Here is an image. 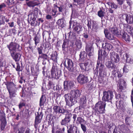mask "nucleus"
I'll return each instance as SVG.
<instances>
[{
	"label": "nucleus",
	"mask_w": 133,
	"mask_h": 133,
	"mask_svg": "<svg viewBox=\"0 0 133 133\" xmlns=\"http://www.w3.org/2000/svg\"><path fill=\"white\" fill-rule=\"evenodd\" d=\"M80 99L81 103L79 107V109L82 110L83 109L85 108L86 107V98L85 97L83 96Z\"/></svg>",
	"instance_id": "obj_18"
},
{
	"label": "nucleus",
	"mask_w": 133,
	"mask_h": 133,
	"mask_svg": "<svg viewBox=\"0 0 133 133\" xmlns=\"http://www.w3.org/2000/svg\"><path fill=\"white\" fill-rule=\"evenodd\" d=\"M102 47L103 49L108 51L111 50L113 48V46L112 45L108 43H102Z\"/></svg>",
	"instance_id": "obj_20"
},
{
	"label": "nucleus",
	"mask_w": 133,
	"mask_h": 133,
	"mask_svg": "<svg viewBox=\"0 0 133 133\" xmlns=\"http://www.w3.org/2000/svg\"><path fill=\"white\" fill-rule=\"evenodd\" d=\"M0 119L1 122V128L2 130H3L5 128L6 124L5 114L4 113L1 112L0 111Z\"/></svg>",
	"instance_id": "obj_12"
},
{
	"label": "nucleus",
	"mask_w": 133,
	"mask_h": 133,
	"mask_svg": "<svg viewBox=\"0 0 133 133\" xmlns=\"http://www.w3.org/2000/svg\"><path fill=\"white\" fill-rule=\"evenodd\" d=\"M118 72L117 71L114 70L112 72V75H113L114 77H116L117 76V75H118Z\"/></svg>",
	"instance_id": "obj_51"
},
{
	"label": "nucleus",
	"mask_w": 133,
	"mask_h": 133,
	"mask_svg": "<svg viewBox=\"0 0 133 133\" xmlns=\"http://www.w3.org/2000/svg\"><path fill=\"white\" fill-rule=\"evenodd\" d=\"M122 16L123 19L125 20L129 24L131 15L127 14H122Z\"/></svg>",
	"instance_id": "obj_28"
},
{
	"label": "nucleus",
	"mask_w": 133,
	"mask_h": 133,
	"mask_svg": "<svg viewBox=\"0 0 133 133\" xmlns=\"http://www.w3.org/2000/svg\"><path fill=\"white\" fill-rule=\"evenodd\" d=\"M127 4L130 6H131L132 4V1L131 0H126Z\"/></svg>",
	"instance_id": "obj_63"
},
{
	"label": "nucleus",
	"mask_w": 133,
	"mask_h": 133,
	"mask_svg": "<svg viewBox=\"0 0 133 133\" xmlns=\"http://www.w3.org/2000/svg\"><path fill=\"white\" fill-rule=\"evenodd\" d=\"M99 50H101L102 51V55H101V52H100V59H101V56H103V55H104L105 57H106L107 55V52H106V51L104 50L103 51L102 50H99L98 51H99Z\"/></svg>",
	"instance_id": "obj_49"
},
{
	"label": "nucleus",
	"mask_w": 133,
	"mask_h": 133,
	"mask_svg": "<svg viewBox=\"0 0 133 133\" xmlns=\"http://www.w3.org/2000/svg\"><path fill=\"white\" fill-rule=\"evenodd\" d=\"M113 97V93L111 91L103 92V95L102 97L103 101L111 102Z\"/></svg>",
	"instance_id": "obj_7"
},
{
	"label": "nucleus",
	"mask_w": 133,
	"mask_h": 133,
	"mask_svg": "<svg viewBox=\"0 0 133 133\" xmlns=\"http://www.w3.org/2000/svg\"><path fill=\"white\" fill-rule=\"evenodd\" d=\"M109 31L112 34L117 36L120 34V31L118 30V29L116 27L110 28L109 29Z\"/></svg>",
	"instance_id": "obj_21"
},
{
	"label": "nucleus",
	"mask_w": 133,
	"mask_h": 133,
	"mask_svg": "<svg viewBox=\"0 0 133 133\" xmlns=\"http://www.w3.org/2000/svg\"><path fill=\"white\" fill-rule=\"evenodd\" d=\"M118 4L119 5H122L124 3L125 0H116Z\"/></svg>",
	"instance_id": "obj_55"
},
{
	"label": "nucleus",
	"mask_w": 133,
	"mask_h": 133,
	"mask_svg": "<svg viewBox=\"0 0 133 133\" xmlns=\"http://www.w3.org/2000/svg\"><path fill=\"white\" fill-rule=\"evenodd\" d=\"M6 88L9 94V97L11 99L16 97L17 95V88L12 82H7L6 83Z\"/></svg>",
	"instance_id": "obj_3"
},
{
	"label": "nucleus",
	"mask_w": 133,
	"mask_h": 133,
	"mask_svg": "<svg viewBox=\"0 0 133 133\" xmlns=\"http://www.w3.org/2000/svg\"><path fill=\"white\" fill-rule=\"evenodd\" d=\"M106 66L108 68L114 69L116 68V65L114 63L111 61H108L105 63Z\"/></svg>",
	"instance_id": "obj_23"
},
{
	"label": "nucleus",
	"mask_w": 133,
	"mask_h": 133,
	"mask_svg": "<svg viewBox=\"0 0 133 133\" xmlns=\"http://www.w3.org/2000/svg\"><path fill=\"white\" fill-rule=\"evenodd\" d=\"M77 79L78 82L81 84L86 83L89 81L88 77L82 74L79 75Z\"/></svg>",
	"instance_id": "obj_10"
},
{
	"label": "nucleus",
	"mask_w": 133,
	"mask_h": 133,
	"mask_svg": "<svg viewBox=\"0 0 133 133\" xmlns=\"http://www.w3.org/2000/svg\"><path fill=\"white\" fill-rule=\"evenodd\" d=\"M95 22L93 21H91L90 20H88V23L87 24V26L88 27V29H91V26Z\"/></svg>",
	"instance_id": "obj_45"
},
{
	"label": "nucleus",
	"mask_w": 133,
	"mask_h": 133,
	"mask_svg": "<svg viewBox=\"0 0 133 133\" xmlns=\"http://www.w3.org/2000/svg\"><path fill=\"white\" fill-rule=\"evenodd\" d=\"M6 6V5L4 3H2L0 5V11H2V9Z\"/></svg>",
	"instance_id": "obj_60"
},
{
	"label": "nucleus",
	"mask_w": 133,
	"mask_h": 133,
	"mask_svg": "<svg viewBox=\"0 0 133 133\" xmlns=\"http://www.w3.org/2000/svg\"><path fill=\"white\" fill-rule=\"evenodd\" d=\"M98 26L95 22L93 24L92 26V29L93 31L95 32H97V30L98 29Z\"/></svg>",
	"instance_id": "obj_36"
},
{
	"label": "nucleus",
	"mask_w": 133,
	"mask_h": 133,
	"mask_svg": "<svg viewBox=\"0 0 133 133\" xmlns=\"http://www.w3.org/2000/svg\"><path fill=\"white\" fill-rule=\"evenodd\" d=\"M53 84V82L50 81H49L48 84L45 86L46 89L49 90L51 88L52 85Z\"/></svg>",
	"instance_id": "obj_42"
},
{
	"label": "nucleus",
	"mask_w": 133,
	"mask_h": 133,
	"mask_svg": "<svg viewBox=\"0 0 133 133\" xmlns=\"http://www.w3.org/2000/svg\"><path fill=\"white\" fill-rule=\"evenodd\" d=\"M106 103L100 101L96 103L95 106L98 109L100 114H103L105 113V108Z\"/></svg>",
	"instance_id": "obj_9"
},
{
	"label": "nucleus",
	"mask_w": 133,
	"mask_h": 133,
	"mask_svg": "<svg viewBox=\"0 0 133 133\" xmlns=\"http://www.w3.org/2000/svg\"><path fill=\"white\" fill-rule=\"evenodd\" d=\"M104 32L105 37L107 38L109 40H112L114 39V37L113 35L109 33L107 29H104Z\"/></svg>",
	"instance_id": "obj_22"
},
{
	"label": "nucleus",
	"mask_w": 133,
	"mask_h": 133,
	"mask_svg": "<svg viewBox=\"0 0 133 133\" xmlns=\"http://www.w3.org/2000/svg\"><path fill=\"white\" fill-rule=\"evenodd\" d=\"M46 101V97L44 95H42L39 101V105L40 107H43L44 104Z\"/></svg>",
	"instance_id": "obj_29"
},
{
	"label": "nucleus",
	"mask_w": 133,
	"mask_h": 133,
	"mask_svg": "<svg viewBox=\"0 0 133 133\" xmlns=\"http://www.w3.org/2000/svg\"><path fill=\"white\" fill-rule=\"evenodd\" d=\"M130 19L129 24H131L133 23V16L131 15V17Z\"/></svg>",
	"instance_id": "obj_64"
},
{
	"label": "nucleus",
	"mask_w": 133,
	"mask_h": 133,
	"mask_svg": "<svg viewBox=\"0 0 133 133\" xmlns=\"http://www.w3.org/2000/svg\"><path fill=\"white\" fill-rule=\"evenodd\" d=\"M7 47L13 59L16 62L19 61L21 58V55L16 52L19 50V45L16 43L12 42L9 44L7 45Z\"/></svg>",
	"instance_id": "obj_2"
},
{
	"label": "nucleus",
	"mask_w": 133,
	"mask_h": 133,
	"mask_svg": "<svg viewBox=\"0 0 133 133\" xmlns=\"http://www.w3.org/2000/svg\"><path fill=\"white\" fill-rule=\"evenodd\" d=\"M57 53L56 51H54L52 52L51 55V59L55 62H57Z\"/></svg>",
	"instance_id": "obj_31"
},
{
	"label": "nucleus",
	"mask_w": 133,
	"mask_h": 133,
	"mask_svg": "<svg viewBox=\"0 0 133 133\" xmlns=\"http://www.w3.org/2000/svg\"><path fill=\"white\" fill-rule=\"evenodd\" d=\"M67 131L68 133H79V131H77V128L76 127L71 126Z\"/></svg>",
	"instance_id": "obj_26"
},
{
	"label": "nucleus",
	"mask_w": 133,
	"mask_h": 133,
	"mask_svg": "<svg viewBox=\"0 0 133 133\" xmlns=\"http://www.w3.org/2000/svg\"><path fill=\"white\" fill-rule=\"evenodd\" d=\"M17 66L16 68V70L17 71H22L23 70V67L20 66V65L18 63H17Z\"/></svg>",
	"instance_id": "obj_44"
},
{
	"label": "nucleus",
	"mask_w": 133,
	"mask_h": 133,
	"mask_svg": "<svg viewBox=\"0 0 133 133\" xmlns=\"http://www.w3.org/2000/svg\"><path fill=\"white\" fill-rule=\"evenodd\" d=\"M100 52L101 55H102V52L101 50H99L98 51V60L97 61V64L96 65V68L99 69V76L100 77L103 76L104 75H106V73L105 71V69L104 68V65L103 63L102 60L100 59Z\"/></svg>",
	"instance_id": "obj_4"
},
{
	"label": "nucleus",
	"mask_w": 133,
	"mask_h": 133,
	"mask_svg": "<svg viewBox=\"0 0 133 133\" xmlns=\"http://www.w3.org/2000/svg\"><path fill=\"white\" fill-rule=\"evenodd\" d=\"M125 123L127 124H129L130 122V117L129 116L125 118Z\"/></svg>",
	"instance_id": "obj_52"
},
{
	"label": "nucleus",
	"mask_w": 133,
	"mask_h": 133,
	"mask_svg": "<svg viewBox=\"0 0 133 133\" xmlns=\"http://www.w3.org/2000/svg\"><path fill=\"white\" fill-rule=\"evenodd\" d=\"M7 3L8 5H10L14 3V0H7Z\"/></svg>",
	"instance_id": "obj_57"
},
{
	"label": "nucleus",
	"mask_w": 133,
	"mask_h": 133,
	"mask_svg": "<svg viewBox=\"0 0 133 133\" xmlns=\"http://www.w3.org/2000/svg\"><path fill=\"white\" fill-rule=\"evenodd\" d=\"M129 57H130L129 55L127 54H125L123 55V58H124V59L129 58Z\"/></svg>",
	"instance_id": "obj_62"
},
{
	"label": "nucleus",
	"mask_w": 133,
	"mask_h": 133,
	"mask_svg": "<svg viewBox=\"0 0 133 133\" xmlns=\"http://www.w3.org/2000/svg\"><path fill=\"white\" fill-rule=\"evenodd\" d=\"M126 83L125 81L122 79L121 80L120 83L119 84V86L118 88V90L119 92V97L121 96V94L122 91V90L126 88Z\"/></svg>",
	"instance_id": "obj_16"
},
{
	"label": "nucleus",
	"mask_w": 133,
	"mask_h": 133,
	"mask_svg": "<svg viewBox=\"0 0 133 133\" xmlns=\"http://www.w3.org/2000/svg\"><path fill=\"white\" fill-rule=\"evenodd\" d=\"M64 89L65 90H66L72 89L74 87V83L71 81L67 82L65 81L64 82Z\"/></svg>",
	"instance_id": "obj_15"
},
{
	"label": "nucleus",
	"mask_w": 133,
	"mask_h": 133,
	"mask_svg": "<svg viewBox=\"0 0 133 133\" xmlns=\"http://www.w3.org/2000/svg\"><path fill=\"white\" fill-rule=\"evenodd\" d=\"M8 22L9 21V19L5 18V17L3 15H0V25L4 24L5 23L4 21Z\"/></svg>",
	"instance_id": "obj_30"
},
{
	"label": "nucleus",
	"mask_w": 133,
	"mask_h": 133,
	"mask_svg": "<svg viewBox=\"0 0 133 133\" xmlns=\"http://www.w3.org/2000/svg\"><path fill=\"white\" fill-rule=\"evenodd\" d=\"M18 130L19 131L18 133H24L25 131V129L23 127H22L19 128Z\"/></svg>",
	"instance_id": "obj_53"
},
{
	"label": "nucleus",
	"mask_w": 133,
	"mask_h": 133,
	"mask_svg": "<svg viewBox=\"0 0 133 133\" xmlns=\"http://www.w3.org/2000/svg\"><path fill=\"white\" fill-rule=\"evenodd\" d=\"M79 99L75 97H72L71 96H70V102L69 106H71L77 102L78 100Z\"/></svg>",
	"instance_id": "obj_27"
},
{
	"label": "nucleus",
	"mask_w": 133,
	"mask_h": 133,
	"mask_svg": "<svg viewBox=\"0 0 133 133\" xmlns=\"http://www.w3.org/2000/svg\"><path fill=\"white\" fill-rule=\"evenodd\" d=\"M56 23L59 27L61 28L65 27V23L64 22L63 19L62 18L59 19L56 22Z\"/></svg>",
	"instance_id": "obj_25"
},
{
	"label": "nucleus",
	"mask_w": 133,
	"mask_h": 133,
	"mask_svg": "<svg viewBox=\"0 0 133 133\" xmlns=\"http://www.w3.org/2000/svg\"><path fill=\"white\" fill-rule=\"evenodd\" d=\"M43 116V114L42 112H38L37 115L36 116L35 121V127H37V125L41 123Z\"/></svg>",
	"instance_id": "obj_14"
},
{
	"label": "nucleus",
	"mask_w": 133,
	"mask_h": 133,
	"mask_svg": "<svg viewBox=\"0 0 133 133\" xmlns=\"http://www.w3.org/2000/svg\"><path fill=\"white\" fill-rule=\"evenodd\" d=\"M38 21H39L38 23V22H37V24H36L35 26H36L37 25H39V24H40V23H42L43 22V21H44L43 20V19H42L41 18H39L38 19Z\"/></svg>",
	"instance_id": "obj_59"
},
{
	"label": "nucleus",
	"mask_w": 133,
	"mask_h": 133,
	"mask_svg": "<svg viewBox=\"0 0 133 133\" xmlns=\"http://www.w3.org/2000/svg\"><path fill=\"white\" fill-rule=\"evenodd\" d=\"M51 34V32L50 31H45L43 32V38L45 37V38L50 37V35Z\"/></svg>",
	"instance_id": "obj_40"
},
{
	"label": "nucleus",
	"mask_w": 133,
	"mask_h": 133,
	"mask_svg": "<svg viewBox=\"0 0 133 133\" xmlns=\"http://www.w3.org/2000/svg\"><path fill=\"white\" fill-rule=\"evenodd\" d=\"M53 110L54 112L56 114L58 113L65 115V118L62 119L60 122L61 125L65 126L70 122L72 114L69 110L65 109L57 105L54 106Z\"/></svg>",
	"instance_id": "obj_1"
},
{
	"label": "nucleus",
	"mask_w": 133,
	"mask_h": 133,
	"mask_svg": "<svg viewBox=\"0 0 133 133\" xmlns=\"http://www.w3.org/2000/svg\"><path fill=\"white\" fill-rule=\"evenodd\" d=\"M93 110L92 112V115H98L99 114H100L98 110V109L96 107V106L95 107L93 108Z\"/></svg>",
	"instance_id": "obj_38"
},
{
	"label": "nucleus",
	"mask_w": 133,
	"mask_h": 133,
	"mask_svg": "<svg viewBox=\"0 0 133 133\" xmlns=\"http://www.w3.org/2000/svg\"><path fill=\"white\" fill-rule=\"evenodd\" d=\"M75 44L76 45L77 49H79L82 47V42L81 40H76L75 42Z\"/></svg>",
	"instance_id": "obj_34"
},
{
	"label": "nucleus",
	"mask_w": 133,
	"mask_h": 133,
	"mask_svg": "<svg viewBox=\"0 0 133 133\" xmlns=\"http://www.w3.org/2000/svg\"><path fill=\"white\" fill-rule=\"evenodd\" d=\"M69 42L66 40H64V42L62 45V50L63 51V53L65 54L67 50V48Z\"/></svg>",
	"instance_id": "obj_24"
},
{
	"label": "nucleus",
	"mask_w": 133,
	"mask_h": 133,
	"mask_svg": "<svg viewBox=\"0 0 133 133\" xmlns=\"http://www.w3.org/2000/svg\"><path fill=\"white\" fill-rule=\"evenodd\" d=\"M48 56L46 54L42 53L41 54V55H40L39 56L38 61V62H39L40 61V58H42L44 60L48 59Z\"/></svg>",
	"instance_id": "obj_32"
},
{
	"label": "nucleus",
	"mask_w": 133,
	"mask_h": 133,
	"mask_svg": "<svg viewBox=\"0 0 133 133\" xmlns=\"http://www.w3.org/2000/svg\"><path fill=\"white\" fill-rule=\"evenodd\" d=\"M39 10L37 8H35L32 12L28 15V22L30 23L32 26H35L37 24V21H36Z\"/></svg>",
	"instance_id": "obj_5"
},
{
	"label": "nucleus",
	"mask_w": 133,
	"mask_h": 133,
	"mask_svg": "<svg viewBox=\"0 0 133 133\" xmlns=\"http://www.w3.org/2000/svg\"><path fill=\"white\" fill-rule=\"evenodd\" d=\"M87 54L89 56H92L93 55V50L87 52Z\"/></svg>",
	"instance_id": "obj_61"
},
{
	"label": "nucleus",
	"mask_w": 133,
	"mask_h": 133,
	"mask_svg": "<svg viewBox=\"0 0 133 133\" xmlns=\"http://www.w3.org/2000/svg\"><path fill=\"white\" fill-rule=\"evenodd\" d=\"M110 58L112 62L116 63L119 62V60L118 55L115 52H111L110 54Z\"/></svg>",
	"instance_id": "obj_11"
},
{
	"label": "nucleus",
	"mask_w": 133,
	"mask_h": 133,
	"mask_svg": "<svg viewBox=\"0 0 133 133\" xmlns=\"http://www.w3.org/2000/svg\"><path fill=\"white\" fill-rule=\"evenodd\" d=\"M91 50H93L92 46L91 45L87 44L85 48V51L87 53Z\"/></svg>",
	"instance_id": "obj_39"
},
{
	"label": "nucleus",
	"mask_w": 133,
	"mask_h": 133,
	"mask_svg": "<svg viewBox=\"0 0 133 133\" xmlns=\"http://www.w3.org/2000/svg\"><path fill=\"white\" fill-rule=\"evenodd\" d=\"M34 40L35 41V44L36 46L37 44L39 42V40L37 36H35V37L34 38Z\"/></svg>",
	"instance_id": "obj_48"
},
{
	"label": "nucleus",
	"mask_w": 133,
	"mask_h": 133,
	"mask_svg": "<svg viewBox=\"0 0 133 133\" xmlns=\"http://www.w3.org/2000/svg\"><path fill=\"white\" fill-rule=\"evenodd\" d=\"M64 65L70 72H73L74 71L73 63L70 59H67L64 63Z\"/></svg>",
	"instance_id": "obj_8"
},
{
	"label": "nucleus",
	"mask_w": 133,
	"mask_h": 133,
	"mask_svg": "<svg viewBox=\"0 0 133 133\" xmlns=\"http://www.w3.org/2000/svg\"><path fill=\"white\" fill-rule=\"evenodd\" d=\"M27 2L26 3L27 5L30 7H34L35 6L38 5L39 3L38 2H36L35 1H32L30 0H25Z\"/></svg>",
	"instance_id": "obj_19"
},
{
	"label": "nucleus",
	"mask_w": 133,
	"mask_h": 133,
	"mask_svg": "<svg viewBox=\"0 0 133 133\" xmlns=\"http://www.w3.org/2000/svg\"><path fill=\"white\" fill-rule=\"evenodd\" d=\"M118 7V5L115 4L114 3H112V5L111 8H112L116 9Z\"/></svg>",
	"instance_id": "obj_58"
},
{
	"label": "nucleus",
	"mask_w": 133,
	"mask_h": 133,
	"mask_svg": "<svg viewBox=\"0 0 133 133\" xmlns=\"http://www.w3.org/2000/svg\"><path fill=\"white\" fill-rule=\"evenodd\" d=\"M70 95L72 97H75L79 99L81 95V93L78 90H74L71 91Z\"/></svg>",
	"instance_id": "obj_17"
},
{
	"label": "nucleus",
	"mask_w": 133,
	"mask_h": 133,
	"mask_svg": "<svg viewBox=\"0 0 133 133\" xmlns=\"http://www.w3.org/2000/svg\"><path fill=\"white\" fill-rule=\"evenodd\" d=\"M51 72L52 78L58 79L62 75L61 70L54 65L52 66Z\"/></svg>",
	"instance_id": "obj_6"
},
{
	"label": "nucleus",
	"mask_w": 133,
	"mask_h": 133,
	"mask_svg": "<svg viewBox=\"0 0 133 133\" xmlns=\"http://www.w3.org/2000/svg\"><path fill=\"white\" fill-rule=\"evenodd\" d=\"M98 15L100 17H103L104 16L105 12L101 10H100L98 12Z\"/></svg>",
	"instance_id": "obj_47"
},
{
	"label": "nucleus",
	"mask_w": 133,
	"mask_h": 133,
	"mask_svg": "<svg viewBox=\"0 0 133 133\" xmlns=\"http://www.w3.org/2000/svg\"><path fill=\"white\" fill-rule=\"evenodd\" d=\"M87 56V54L84 51L81 52L79 55L80 58L82 59L85 58Z\"/></svg>",
	"instance_id": "obj_46"
},
{
	"label": "nucleus",
	"mask_w": 133,
	"mask_h": 133,
	"mask_svg": "<svg viewBox=\"0 0 133 133\" xmlns=\"http://www.w3.org/2000/svg\"><path fill=\"white\" fill-rule=\"evenodd\" d=\"M81 127L84 133L86 131V127L85 125L83 124H81Z\"/></svg>",
	"instance_id": "obj_50"
},
{
	"label": "nucleus",
	"mask_w": 133,
	"mask_h": 133,
	"mask_svg": "<svg viewBox=\"0 0 133 133\" xmlns=\"http://www.w3.org/2000/svg\"><path fill=\"white\" fill-rule=\"evenodd\" d=\"M77 121L81 125V124H82V123H86V121L83 118L81 117H77Z\"/></svg>",
	"instance_id": "obj_43"
},
{
	"label": "nucleus",
	"mask_w": 133,
	"mask_h": 133,
	"mask_svg": "<svg viewBox=\"0 0 133 133\" xmlns=\"http://www.w3.org/2000/svg\"><path fill=\"white\" fill-rule=\"evenodd\" d=\"M73 27L74 30L76 31L78 34H79L82 30V27L80 24L76 21L73 23Z\"/></svg>",
	"instance_id": "obj_13"
},
{
	"label": "nucleus",
	"mask_w": 133,
	"mask_h": 133,
	"mask_svg": "<svg viewBox=\"0 0 133 133\" xmlns=\"http://www.w3.org/2000/svg\"><path fill=\"white\" fill-rule=\"evenodd\" d=\"M88 64V63L87 62L85 63H81L79 64V66L83 71L86 70V66Z\"/></svg>",
	"instance_id": "obj_33"
},
{
	"label": "nucleus",
	"mask_w": 133,
	"mask_h": 133,
	"mask_svg": "<svg viewBox=\"0 0 133 133\" xmlns=\"http://www.w3.org/2000/svg\"><path fill=\"white\" fill-rule=\"evenodd\" d=\"M122 38L127 42H129L130 41V37L126 33H124L123 34Z\"/></svg>",
	"instance_id": "obj_35"
},
{
	"label": "nucleus",
	"mask_w": 133,
	"mask_h": 133,
	"mask_svg": "<svg viewBox=\"0 0 133 133\" xmlns=\"http://www.w3.org/2000/svg\"><path fill=\"white\" fill-rule=\"evenodd\" d=\"M64 97L66 101V104L69 105L70 102V97H69L68 94H65L64 95Z\"/></svg>",
	"instance_id": "obj_37"
},
{
	"label": "nucleus",
	"mask_w": 133,
	"mask_h": 133,
	"mask_svg": "<svg viewBox=\"0 0 133 133\" xmlns=\"http://www.w3.org/2000/svg\"><path fill=\"white\" fill-rule=\"evenodd\" d=\"M94 77H96L98 76V69L96 68L95 70L94 71Z\"/></svg>",
	"instance_id": "obj_54"
},
{
	"label": "nucleus",
	"mask_w": 133,
	"mask_h": 133,
	"mask_svg": "<svg viewBox=\"0 0 133 133\" xmlns=\"http://www.w3.org/2000/svg\"><path fill=\"white\" fill-rule=\"evenodd\" d=\"M124 72H127L128 71V69L127 68V65H125L123 68Z\"/></svg>",
	"instance_id": "obj_56"
},
{
	"label": "nucleus",
	"mask_w": 133,
	"mask_h": 133,
	"mask_svg": "<svg viewBox=\"0 0 133 133\" xmlns=\"http://www.w3.org/2000/svg\"><path fill=\"white\" fill-rule=\"evenodd\" d=\"M127 30L128 33L133 35V28L129 25L127 26Z\"/></svg>",
	"instance_id": "obj_41"
}]
</instances>
